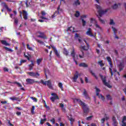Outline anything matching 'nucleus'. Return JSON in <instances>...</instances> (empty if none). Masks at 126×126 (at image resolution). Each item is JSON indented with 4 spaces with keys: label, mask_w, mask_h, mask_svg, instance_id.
Wrapping results in <instances>:
<instances>
[{
    "label": "nucleus",
    "mask_w": 126,
    "mask_h": 126,
    "mask_svg": "<svg viewBox=\"0 0 126 126\" xmlns=\"http://www.w3.org/2000/svg\"><path fill=\"white\" fill-rule=\"evenodd\" d=\"M92 118H93V116H89L88 117H87L86 120L87 121H91V120H92Z\"/></svg>",
    "instance_id": "obj_45"
},
{
    "label": "nucleus",
    "mask_w": 126,
    "mask_h": 126,
    "mask_svg": "<svg viewBox=\"0 0 126 126\" xmlns=\"http://www.w3.org/2000/svg\"><path fill=\"white\" fill-rule=\"evenodd\" d=\"M67 31H71V32H74V28L70 27L67 29Z\"/></svg>",
    "instance_id": "obj_29"
},
{
    "label": "nucleus",
    "mask_w": 126,
    "mask_h": 126,
    "mask_svg": "<svg viewBox=\"0 0 126 126\" xmlns=\"http://www.w3.org/2000/svg\"><path fill=\"white\" fill-rule=\"evenodd\" d=\"M86 17H87V15H83L81 16V19L82 20L83 19V18H86Z\"/></svg>",
    "instance_id": "obj_55"
},
{
    "label": "nucleus",
    "mask_w": 126,
    "mask_h": 126,
    "mask_svg": "<svg viewBox=\"0 0 126 126\" xmlns=\"http://www.w3.org/2000/svg\"><path fill=\"white\" fill-rule=\"evenodd\" d=\"M82 22L83 26H85L86 25V21L84 19H82Z\"/></svg>",
    "instance_id": "obj_39"
},
{
    "label": "nucleus",
    "mask_w": 126,
    "mask_h": 126,
    "mask_svg": "<svg viewBox=\"0 0 126 126\" xmlns=\"http://www.w3.org/2000/svg\"><path fill=\"white\" fill-rule=\"evenodd\" d=\"M37 37L38 38H42V39H47V36H45L44 33L41 34L37 35Z\"/></svg>",
    "instance_id": "obj_18"
},
{
    "label": "nucleus",
    "mask_w": 126,
    "mask_h": 126,
    "mask_svg": "<svg viewBox=\"0 0 126 126\" xmlns=\"http://www.w3.org/2000/svg\"><path fill=\"white\" fill-rule=\"evenodd\" d=\"M63 54H64V55H65V56H68V51H67V50L65 48H64L63 51Z\"/></svg>",
    "instance_id": "obj_24"
},
{
    "label": "nucleus",
    "mask_w": 126,
    "mask_h": 126,
    "mask_svg": "<svg viewBox=\"0 0 126 126\" xmlns=\"http://www.w3.org/2000/svg\"><path fill=\"white\" fill-rule=\"evenodd\" d=\"M112 29H113V31L114 33V35H116L117 34V29L115 28L114 27H112Z\"/></svg>",
    "instance_id": "obj_41"
},
{
    "label": "nucleus",
    "mask_w": 126,
    "mask_h": 126,
    "mask_svg": "<svg viewBox=\"0 0 126 126\" xmlns=\"http://www.w3.org/2000/svg\"><path fill=\"white\" fill-rule=\"evenodd\" d=\"M122 126H126V122L122 121Z\"/></svg>",
    "instance_id": "obj_60"
},
{
    "label": "nucleus",
    "mask_w": 126,
    "mask_h": 126,
    "mask_svg": "<svg viewBox=\"0 0 126 126\" xmlns=\"http://www.w3.org/2000/svg\"><path fill=\"white\" fill-rule=\"evenodd\" d=\"M10 99L12 100V101H17V100H18V97L13 96L12 97H10Z\"/></svg>",
    "instance_id": "obj_28"
},
{
    "label": "nucleus",
    "mask_w": 126,
    "mask_h": 126,
    "mask_svg": "<svg viewBox=\"0 0 126 126\" xmlns=\"http://www.w3.org/2000/svg\"><path fill=\"white\" fill-rule=\"evenodd\" d=\"M52 96H53V97H52L50 98V100L52 101V102H55V100L59 99V96L57 94L53 93L51 94Z\"/></svg>",
    "instance_id": "obj_8"
},
{
    "label": "nucleus",
    "mask_w": 126,
    "mask_h": 126,
    "mask_svg": "<svg viewBox=\"0 0 126 126\" xmlns=\"http://www.w3.org/2000/svg\"><path fill=\"white\" fill-rule=\"evenodd\" d=\"M109 24L110 25H115V22H114V20L111 19Z\"/></svg>",
    "instance_id": "obj_47"
},
{
    "label": "nucleus",
    "mask_w": 126,
    "mask_h": 126,
    "mask_svg": "<svg viewBox=\"0 0 126 126\" xmlns=\"http://www.w3.org/2000/svg\"><path fill=\"white\" fill-rule=\"evenodd\" d=\"M41 14L42 16H40V18H41L42 19H45L46 20H48L49 19H48V18H46L44 16H45V15H46V14H47V13L45 12V11H41Z\"/></svg>",
    "instance_id": "obj_10"
},
{
    "label": "nucleus",
    "mask_w": 126,
    "mask_h": 126,
    "mask_svg": "<svg viewBox=\"0 0 126 126\" xmlns=\"http://www.w3.org/2000/svg\"><path fill=\"white\" fill-rule=\"evenodd\" d=\"M87 35L88 36H90L91 37H94V35L92 34V31H91V29L89 28L88 30V31L86 32Z\"/></svg>",
    "instance_id": "obj_11"
},
{
    "label": "nucleus",
    "mask_w": 126,
    "mask_h": 126,
    "mask_svg": "<svg viewBox=\"0 0 126 126\" xmlns=\"http://www.w3.org/2000/svg\"><path fill=\"white\" fill-rule=\"evenodd\" d=\"M80 49H81L82 50H84V51H87V50H88V47L87 48H86V46H80Z\"/></svg>",
    "instance_id": "obj_25"
},
{
    "label": "nucleus",
    "mask_w": 126,
    "mask_h": 126,
    "mask_svg": "<svg viewBox=\"0 0 126 126\" xmlns=\"http://www.w3.org/2000/svg\"><path fill=\"white\" fill-rule=\"evenodd\" d=\"M74 102H77L80 104V106H81L82 109L84 110V113L85 114H87V113L89 112V107H88L87 104L82 102V101L80 100L79 98H75L74 99Z\"/></svg>",
    "instance_id": "obj_2"
},
{
    "label": "nucleus",
    "mask_w": 126,
    "mask_h": 126,
    "mask_svg": "<svg viewBox=\"0 0 126 126\" xmlns=\"http://www.w3.org/2000/svg\"><path fill=\"white\" fill-rule=\"evenodd\" d=\"M99 97L100 99H101V100H102V101H104V100H105V97H104V96H103L102 94H99Z\"/></svg>",
    "instance_id": "obj_46"
},
{
    "label": "nucleus",
    "mask_w": 126,
    "mask_h": 126,
    "mask_svg": "<svg viewBox=\"0 0 126 126\" xmlns=\"http://www.w3.org/2000/svg\"><path fill=\"white\" fill-rule=\"evenodd\" d=\"M14 23H15V24L17 25V24L18 23V19L15 18Z\"/></svg>",
    "instance_id": "obj_52"
},
{
    "label": "nucleus",
    "mask_w": 126,
    "mask_h": 126,
    "mask_svg": "<svg viewBox=\"0 0 126 126\" xmlns=\"http://www.w3.org/2000/svg\"><path fill=\"white\" fill-rule=\"evenodd\" d=\"M47 120V118H44V119H41L40 121V124L41 125H43L46 122V120Z\"/></svg>",
    "instance_id": "obj_38"
},
{
    "label": "nucleus",
    "mask_w": 126,
    "mask_h": 126,
    "mask_svg": "<svg viewBox=\"0 0 126 126\" xmlns=\"http://www.w3.org/2000/svg\"><path fill=\"white\" fill-rule=\"evenodd\" d=\"M108 62H109V63L110 65V67H113V65H112V59H111V57H107L106 58Z\"/></svg>",
    "instance_id": "obj_17"
},
{
    "label": "nucleus",
    "mask_w": 126,
    "mask_h": 126,
    "mask_svg": "<svg viewBox=\"0 0 126 126\" xmlns=\"http://www.w3.org/2000/svg\"><path fill=\"white\" fill-rule=\"evenodd\" d=\"M95 6L97 9V12L99 14V16H98V19L100 22V23H102V24H104L105 23V21H104L103 19L101 18V17L103 14H105L106 12H107V10L104 11L102 9V8L101 6L98 4H95Z\"/></svg>",
    "instance_id": "obj_1"
},
{
    "label": "nucleus",
    "mask_w": 126,
    "mask_h": 126,
    "mask_svg": "<svg viewBox=\"0 0 126 126\" xmlns=\"http://www.w3.org/2000/svg\"><path fill=\"white\" fill-rule=\"evenodd\" d=\"M98 64H99L101 66V67L104 66V64L103 63V61H101L98 62Z\"/></svg>",
    "instance_id": "obj_33"
},
{
    "label": "nucleus",
    "mask_w": 126,
    "mask_h": 126,
    "mask_svg": "<svg viewBox=\"0 0 126 126\" xmlns=\"http://www.w3.org/2000/svg\"><path fill=\"white\" fill-rule=\"evenodd\" d=\"M90 73H92V75H93V76H94L96 79H98L97 76H96V75L95 74V73L93 72V70H90Z\"/></svg>",
    "instance_id": "obj_35"
},
{
    "label": "nucleus",
    "mask_w": 126,
    "mask_h": 126,
    "mask_svg": "<svg viewBox=\"0 0 126 126\" xmlns=\"http://www.w3.org/2000/svg\"><path fill=\"white\" fill-rule=\"evenodd\" d=\"M34 110H35V106H32V109H31V113L32 115H34Z\"/></svg>",
    "instance_id": "obj_43"
},
{
    "label": "nucleus",
    "mask_w": 126,
    "mask_h": 126,
    "mask_svg": "<svg viewBox=\"0 0 126 126\" xmlns=\"http://www.w3.org/2000/svg\"><path fill=\"white\" fill-rule=\"evenodd\" d=\"M83 95L85 96L86 99H90L88 94H87V91L85 89L84 90Z\"/></svg>",
    "instance_id": "obj_14"
},
{
    "label": "nucleus",
    "mask_w": 126,
    "mask_h": 126,
    "mask_svg": "<svg viewBox=\"0 0 126 126\" xmlns=\"http://www.w3.org/2000/svg\"><path fill=\"white\" fill-rule=\"evenodd\" d=\"M96 92V96H98V98H100V95L99 93H100V89L99 88L95 87Z\"/></svg>",
    "instance_id": "obj_22"
},
{
    "label": "nucleus",
    "mask_w": 126,
    "mask_h": 126,
    "mask_svg": "<svg viewBox=\"0 0 126 126\" xmlns=\"http://www.w3.org/2000/svg\"><path fill=\"white\" fill-rule=\"evenodd\" d=\"M33 66H34V63H32L29 65V70H32L33 69Z\"/></svg>",
    "instance_id": "obj_26"
},
{
    "label": "nucleus",
    "mask_w": 126,
    "mask_h": 126,
    "mask_svg": "<svg viewBox=\"0 0 126 126\" xmlns=\"http://www.w3.org/2000/svg\"><path fill=\"white\" fill-rule=\"evenodd\" d=\"M105 118H104L105 119V120L106 121H108V120H109V119H110V117H109V116H108L107 114L105 115Z\"/></svg>",
    "instance_id": "obj_49"
},
{
    "label": "nucleus",
    "mask_w": 126,
    "mask_h": 126,
    "mask_svg": "<svg viewBox=\"0 0 126 126\" xmlns=\"http://www.w3.org/2000/svg\"><path fill=\"white\" fill-rule=\"evenodd\" d=\"M114 126H118V122L117 121H113V124Z\"/></svg>",
    "instance_id": "obj_50"
},
{
    "label": "nucleus",
    "mask_w": 126,
    "mask_h": 126,
    "mask_svg": "<svg viewBox=\"0 0 126 126\" xmlns=\"http://www.w3.org/2000/svg\"><path fill=\"white\" fill-rule=\"evenodd\" d=\"M73 5L76 6H77V5H80V1H79V0H74Z\"/></svg>",
    "instance_id": "obj_16"
},
{
    "label": "nucleus",
    "mask_w": 126,
    "mask_h": 126,
    "mask_svg": "<svg viewBox=\"0 0 126 126\" xmlns=\"http://www.w3.org/2000/svg\"><path fill=\"white\" fill-rule=\"evenodd\" d=\"M85 81L86 82V83H88V78H87V77H85Z\"/></svg>",
    "instance_id": "obj_61"
},
{
    "label": "nucleus",
    "mask_w": 126,
    "mask_h": 126,
    "mask_svg": "<svg viewBox=\"0 0 126 126\" xmlns=\"http://www.w3.org/2000/svg\"><path fill=\"white\" fill-rule=\"evenodd\" d=\"M91 23L94 24L95 25L96 28L98 29V30H100V31H101L102 30V28H101V27H100V26L98 24L97 21H96V20L95 19L92 18L91 19Z\"/></svg>",
    "instance_id": "obj_4"
},
{
    "label": "nucleus",
    "mask_w": 126,
    "mask_h": 126,
    "mask_svg": "<svg viewBox=\"0 0 126 126\" xmlns=\"http://www.w3.org/2000/svg\"><path fill=\"white\" fill-rule=\"evenodd\" d=\"M71 56L72 57L74 62H75L76 64H77V60H78V55L75 56V51L74 48H73L72 52H71Z\"/></svg>",
    "instance_id": "obj_6"
},
{
    "label": "nucleus",
    "mask_w": 126,
    "mask_h": 126,
    "mask_svg": "<svg viewBox=\"0 0 126 126\" xmlns=\"http://www.w3.org/2000/svg\"><path fill=\"white\" fill-rule=\"evenodd\" d=\"M105 121H106V120H105V119L104 118L101 119V121H100L101 124H104V123H105Z\"/></svg>",
    "instance_id": "obj_51"
},
{
    "label": "nucleus",
    "mask_w": 126,
    "mask_h": 126,
    "mask_svg": "<svg viewBox=\"0 0 126 126\" xmlns=\"http://www.w3.org/2000/svg\"><path fill=\"white\" fill-rule=\"evenodd\" d=\"M35 41H36V42H37V43H39V44H40L41 45H44V42H43L41 40H40L39 39H36L35 38Z\"/></svg>",
    "instance_id": "obj_31"
},
{
    "label": "nucleus",
    "mask_w": 126,
    "mask_h": 126,
    "mask_svg": "<svg viewBox=\"0 0 126 126\" xmlns=\"http://www.w3.org/2000/svg\"><path fill=\"white\" fill-rule=\"evenodd\" d=\"M58 86H59V87H60V88H61L62 90H63V84L62 83H59Z\"/></svg>",
    "instance_id": "obj_37"
},
{
    "label": "nucleus",
    "mask_w": 126,
    "mask_h": 126,
    "mask_svg": "<svg viewBox=\"0 0 126 126\" xmlns=\"http://www.w3.org/2000/svg\"><path fill=\"white\" fill-rule=\"evenodd\" d=\"M16 115L17 116H20V115H21V112H17Z\"/></svg>",
    "instance_id": "obj_63"
},
{
    "label": "nucleus",
    "mask_w": 126,
    "mask_h": 126,
    "mask_svg": "<svg viewBox=\"0 0 126 126\" xmlns=\"http://www.w3.org/2000/svg\"><path fill=\"white\" fill-rule=\"evenodd\" d=\"M51 48H52V49H53L54 51H56L57 50V48H56V47L55 46H54V45H51Z\"/></svg>",
    "instance_id": "obj_58"
},
{
    "label": "nucleus",
    "mask_w": 126,
    "mask_h": 126,
    "mask_svg": "<svg viewBox=\"0 0 126 126\" xmlns=\"http://www.w3.org/2000/svg\"><path fill=\"white\" fill-rule=\"evenodd\" d=\"M31 99H32V100H33V102H37V98H36L35 97H31Z\"/></svg>",
    "instance_id": "obj_48"
},
{
    "label": "nucleus",
    "mask_w": 126,
    "mask_h": 126,
    "mask_svg": "<svg viewBox=\"0 0 126 126\" xmlns=\"http://www.w3.org/2000/svg\"><path fill=\"white\" fill-rule=\"evenodd\" d=\"M41 82H42L43 85H47L50 89H53V86H52V82L51 80L46 81H44V80H41Z\"/></svg>",
    "instance_id": "obj_5"
},
{
    "label": "nucleus",
    "mask_w": 126,
    "mask_h": 126,
    "mask_svg": "<svg viewBox=\"0 0 126 126\" xmlns=\"http://www.w3.org/2000/svg\"><path fill=\"white\" fill-rule=\"evenodd\" d=\"M26 62H27V60H22L20 61L21 63H26Z\"/></svg>",
    "instance_id": "obj_56"
},
{
    "label": "nucleus",
    "mask_w": 126,
    "mask_h": 126,
    "mask_svg": "<svg viewBox=\"0 0 126 126\" xmlns=\"http://www.w3.org/2000/svg\"><path fill=\"white\" fill-rule=\"evenodd\" d=\"M79 57L80 59H83L84 58V52L82 50H81V53H79Z\"/></svg>",
    "instance_id": "obj_15"
},
{
    "label": "nucleus",
    "mask_w": 126,
    "mask_h": 126,
    "mask_svg": "<svg viewBox=\"0 0 126 126\" xmlns=\"http://www.w3.org/2000/svg\"><path fill=\"white\" fill-rule=\"evenodd\" d=\"M67 118H68L69 121H70V122H71L72 123H73V122H74V120L73 119V118H72L71 117H69L68 116H67Z\"/></svg>",
    "instance_id": "obj_44"
},
{
    "label": "nucleus",
    "mask_w": 126,
    "mask_h": 126,
    "mask_svg": "<svg viewBox=\"0 0 126 126\" xmlns=\"http://www.w3.org/2000/svg\"><path fill=\"white\" fill-rule=\"evenodd\" d=\"M77 78H78V72L76 71L75 74L74 75V77L73 78V80L74 82H76L77 80Z\"/></svg>",
    "instance_id": "obj_12"
},
{
    "label": "nucleus",
    "mask_w": 126,
    "mask_h": 126,
    "mask_svg": "<svg viewBox=\"0 0 126 126\" xmlns=\"http://www.w3.org/2000/svg\"><path fill=\"white\" fill-rule=\"evenodd\" d=\"M6 103H7V101H1V103L3 104H6Z\"/></svg>",
    "instance_id": "obj_64"
},
{
    "label": "nucleus",
    "mask_w": 126,
    "mask_h": 126,
    "mask_svg": "<svg viewBox=\"0 0 126 126\" xmlns=\"http://www.w3.org/2000/svg\"><path fill=\"white\" fill-rule=\"evenodd\" d=\"M42 61H43L42 58L38 59L37 60L36 62H37V63L38 65L40 64V63H41L42 62Z\"/></svg>",
    "instance_id": "obj_30"
},
{
    "label": "nucleus",
    "mask_w": 126,
    "mask_h": 126,
    "mask_svg": "<svg viewBox=\"0 0 126 126\" xmlns=\"http://www.w3.org/2000/svg\"><path fill=\"white\" fill-rule=\"evenodd\" d=\"M126 116H125L123 117L122 122L124 123V122H126Z\"/></svg>",
    "instance_id": "obj_57"
},
{
    "label": "nucleus",
    "mask_w": 126,
    "mask_h": 126,
    "mask_svg": "<svg viewBox=\"0 0 126 126\" xmlns=\"http://www.w3.org/2000/svg\"><path fill=\"white\" fill-rule=\"evenodd\" d=\"M79 15H80V13H79V11H77L76 12V13L75 14V16L76 17H78L79 16Z\"/></svg>",
    "instance_id": "obj_42"
},
{
    "label": "nucleus",
    "mask_w": 126,
    "mask_h": 126,
    "mask_svg": "<svg viewBox=\"0 0 126 126\" xmlns=\"http://www.w3.org/2000/svg\"><path fill=\"white\" fill-rule=\"evenodd\" d=\"M4 49L9 52H13V50L8 47H4Z\"/></svg>",
    "instance_id": "obj_40"
},
{
    "label": "nucleus",
    "mask_w": 126,
    "mask_h": 126,
    "mask_svg": "<svg viewBox=\"0 0 126 126\" xmlns=\"http://www.w3.org/2000/svg\"><path fill=\"white\" fill-rule=\"evenodd\" d=\"M26 7H29V6H30V5H28V0L26 1Z\"/></svg>",
    "instance_id": "obj_59"
},
{
    "label": "nucleus",
    "mask_w": 126,
    "mask_h": 126,
    "mask_svg": "<svg viewBox=\"0 0 126 126\" xmlns=\"http://www.w3.org/2000/svg\"><path fill=\"white\" fill-rule=\"evenodd\" d=\"M28 74H29L30 76H32V77H36V78H38L40 76V74L38 72H28Z\"/></svg>",
    "instance_id": "obj_7"
},
{
    "label": "nucleus",
    "mask_w": 126,
    "mask_h": 126,
    "mask_svg": "<svg viewBox=\"0 0 126 126\" xmlns=\"http://www.w3.org/2000/svg\"><path fill=\"white\" fill-rule=\"evenodd\" d=\"M50 121L51 122V123H52V124H55L56 120H55V118H53L52 120H50Z\"/></svg>",
    "instance_id": "obj_54"
},
{
    "label": "nucleus",
    "mask_w": 126,
    "mask_h": 126,
    "mask_svg": "<svg viewBox=\"0 0 126 126\" xmlns=\"http://www.w3.org/2000/svg\"><path fill=\"white\" fill-rule=\"evenodd\" d=\"M99 76L101 78V79L102 81V82L105 86H107L108 88H112V86L110 85V84L106 82V76H103L101 74H99Z\"/></svg>",
    "instance_id": "obj_3"
},
{
    "label": "nucleus",
    "mask_w": 126,
    "mask_h": 126,
    "mask_svg": "<svg viewBox=\"0 0 126 126\" xmlns=\"http://www.w3.org/2000/svg\"><path fill=\"white\" fill-rule=\"evenodd\" d=\"M23 15L24 16V19H25V20H27L28 17L27 16L28 14H27V12H26V11L25 10H23Z\"/></svg>",
    "instance_id": "obj_13"
},
{
    "label": "nucleus",
    "mask_w": 126,
    "mask_h": 126,
    "mask_svg": "<svg viewBox=\"0 0 126 126\" xmlns=\"http://www.w3.org/2000/svg\"><path fill=\"white\" fill-rule=\"evenodd\" d=\"M106 99L107 100H109L110 101H112V96L110 94L106 95Z\"/></svg>",
    "instance_id": "obj_27"
},
{
    "label": "nucleus",
    "mask_w": 126,
    "mask_h": 126,
    "mask_svg": "<svg viewBox=\"0 0 126 126\" xmlns=\"http://www.w3.org/2000/svg\"><path fill=\"white\" fill-rule=\"evenodd\" d=\"M79 66L82 67H88V64L82 63L79 64Z\"/></svg>",
    "instance_id": "obj_21"
},
{
    "label": "nucleus",
    "mask_w": 126,
    "mask_h": 126,
    "mask_svg": "<svg viewBox=\"0 0 126 126\" xmlns=\"http://www.w3.org/2000/svg\"><path fill=\"white\" fill-rule=\"evenodd\" d=\"M27 47L28 49V50H30V51H33V48L30 47V45H29V44H27Z\"/></svg>",
    "instance_id": "obj_34"
},
{
    "label": "nucleus",
    "mask_w": 126,
    "mask_h": 126,
    "mask_svg": "<svg viewBox=\"0 0 126 126\" xmlns=\"http://www.w3.org/2000/svg\"><path fill=\"white\" fill-rule=\"evenodd\" d=\"M54 52L57 57H58V58H60V53H59V52H58V50L56 49V50H55Z\"/></svg>",
    "instance_id": "obj_36"
},
{
    "label": "nucleus",
    "mask_w": 126,
    "mask_h": 126,
    "mask_svg": "<svg viewBox=\"0 0 126 126\" xmlns=\"http://www.w3.org/2000/svg\"><path fill=\"white\" fill-rule=\"evenodd\" d=\"M109 71L111 73V76H113V70L111 68H109Z\"/></svg>",
    "instance_id": "obj_53"
},
{
    "label": "nucleus",
    "mask_w": 126,
    "mask_h": 126,
    "mask_svg": "<svg viewBox=\"0 0 126 126\" xmlns=\"http://www.w3.org/2000/svg\"><path fill=\"white\" fill-rule=\"evenodd\" d=\"M14 84H17V85L18 86V87H22V85L20 84V83L17 82H15L13 83Z\"/></svg>",
    "instance_id": "obj_32"
},
{
    "label": "nucleus",
    "mask_w": 126,
    "mask_h": 126,
    "mask_svg": "<svg viewBox=\"0 0 126 126\" xmlns=\"http://www.w3.org/2000/svg\"><path fill=\"white\" fill-rule=\"evenodd\" d=\"M47 73H49V70H45V74L46 77H47Z\"/></svg>",
    "instance_id": "obj_62"
},
{
    "label": "nucleus",
    "mask_w": 126,
    "mask_h": 126,
    "mask_svg": "<svg viewBox=\"0 0 126 126\" xmlns=\"http://www.w3.org/2000/svg\"><path fill=\"white\" fill-rule=\"evenodd\" d=\"M60 107L63 112L65 113V108H64V105L63 103H60Z\"/></svg>",
    "instance_id": "obj_23"
},
{
    "label": "nucleus",
    "mask_w": 126,
    "mask_h": 126,
    "mask_svg": "<svg viewBox=\"0 0 126 126\" xmlns=\"http://www.w3.org/2000/svg\"><path fill=\"white\" fill-rule=\"evenodd\" d=\"M0 42L2 45H4L5 46H10V44L7 43V42L5 40H1Z\"/></svg>",
    "instance_id": "obj_20"
},
{
    "label": "nucleus",
    "mask_w": 126,
    "mask_h": 126,
    "mask_svg": "<svg viewBox=\"0 0 126 126\" xmlns=\"http://www.w3.org/2000/svg\"><path fill=\"white\" fill-rule=\"evenodd\" d=\"M121 5V4H120V3H115L112 5V7L113 9H117V8H118V7H119V5Z\"/></svg>",
    "instance_id": "obj_19"
},
{
    "label": "nucleus",
    "mask_w": 126,
    "mask_h": 126,
    "mask_svg": "<svg viewBox=\"0 0 126 126\" xmlns=\"http://www.w3.org/2000/svg\"><path fill=\"white\" fill-rule=\"evenodd\" d=\"M26 82L27 84H32L33 83H39L38 81H35V80L28 78L26 79Z\"/></svg>",
    "instance_id": "obj_9"
}]
</instances>
